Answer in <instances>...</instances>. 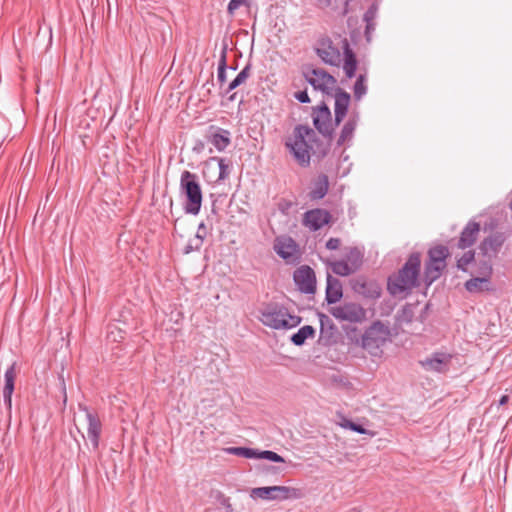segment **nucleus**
Wrapping results in <instances>:
<instances>
[{"label":"nucleus","mask_w":512,"mask_h":512,"mask_svg":"<svg viewBox=\"0 0 512 512\" xmlns=\"http://www.w3.org/2000/svg\"><path fill=\"white\" fill-rule=\"evenodd\" d=\"M421 267V257L419 253H412L403 267L388 277L387 289L393 296L402 295L410 292L418 286V277Z\"/></svg>","instance_id":"nucleus-1"},{"label":"nucleus","mask_w":512,"mask_h":512,"mask_svg":"<svg viewBox=\"0 0 512 512\" xmlns=\"http://www.w3.org/2000/svg\"><path fill=\"white\" fill-rule=\"evenodd\" d=\"M315 144H317L316 132L302 124L294 127L292 137L285 142V146L301 166L310 164L311 152H315Z\"/></svg>","instance_id":"nucleus-2"},{"label":"nucleus","mask_w":512,"mask_h":512,"mask_svg":"<svg viewBox=\"0 0 512 512\" xmlns=\"http://www.w3.org/2000/svg\"><path fill=\"white\" fill-rule=\"evenodd\" d=\"M180 190L186 198L185 213L197 215L201 210L203 200L198 176L190 171H183L180 178Z\"/></svg>","instance_id":"nucleus-3"},{"label":"nucleus","mask_w":512,"mask_h":512,"mask_svg":"<svg viewBox=\"0 0 512 512\" xmlns=\"http://www.w3.org/2000/svg\"><path fill=\"white\" fill-rule=\"evenodd\" d=\"M260 320L273 329H291L300 324L301 318L291 314L281 305H269L261 312Z\"/></svg>","instance_id":"nucleus-4"},{"label":"nucleus","mask_w":512,"mask_h":512,"mask_svg":"<svg viewBox=\"0 0 512 512\" xmlns=\"http://www.w3.org/2000/svg\"><path fill=\"white\" fill-rule=\"evenodd\" d=\"M363 263V252L357 247L346 248L343 259L328 261L332 272L338 276L346 277L360 269Z\"/></svg>","instance_id":"nucleus-5"},{"label":"nucleus","mask_w":512,"mask_h":512,"mask_svg":"<svg viewBox=\"0 0 512 512\" xmlns=\"http://www.w3.org/2000/svg\"><path fill=\"white\" fill-rule=\"evenodd\" d=\"M449 256V250L446 246L438 245L428 251V261L425 264V278L428 284L440 278L443 270L446 268V259Z\"/></svg>","instance_id":"nucleus-6"},{"label":"nucleus","mask_w":512,"mask_h":512,"mask_svg":"<svg viewBox=\"0 0 512 512\" xmlns=\"http://www.w3.org/2000/svg\"><path fill=\"white\" fill-rule=\"evenodd\" d=\"M313 125L316 130L328 141H331L334 136L335 119L332 120V114L326 103L322 102L320 105L312 108Z\"/></svg>","instance_id":"nucleus-7"},{"label":"nucleus","mask_w":512,"mask_h":512,"mask_svg":"<svg viewBox=\"0 0 512 512\" xmlns=\"http://www.w3.org/2000/svg\"><path fill=\"white\" fill-rule=\"evenodd\" d=\"M252 496L266 500H287L300 499L303 496L302 490L299 488L288 486H268L258 487L252 490Z\"/></svg>","instance_id":"nucleus-8"},{"label":"nucleus","mask_w":512,"mask_h":512,"mask_svg":"<svg viewBox=\"0 0 512 512\" xmlns=\"http://www.w3.org/2000/svg\"><path fill=\"white\" fill-rule=\"evenodd\" d=\"M330 314L341 322L361 323L366 319L365 309L355 302H344L329 310Z\"/></svg>","instance_id":"nucleus-9"},{"label":"nucleus","mask_w":512,"mask_h":512,"mask_svg":"<svg viewBox=\"0 0 512 512\" xmlns=\"http://www.w3.org/2000/svg\"><path fill=\"white\" fill-rule=\"evenodd\" d=\"M389 335V329L380 321H376L362 335V347L372 353L385 344Z\"/></svg>","instance_id":"nucleus-10"},{"label":"nucleus","mask_w":512,"mask_h":512,"mask_svg":"<svg viewBox=\"0 0 512 512\" xmlns=\"http://www.w3.org/2000/svg\"><path fill=\"white\" fill-rule=\"evenodd\" d=\"M307 82L316 90H320L327 95H331L337 84V80L321 68H313L304 72Z\"/></svg>","instance_id":"nucleus-11"},{"label":"nucleus","mask_w":512,"mask_h":512,"mask_svg":"<svg viewBox=\"0 0 512 512\" xmlns=\"http://www.w3.org/2000/svg\"><path fill=\"white\" fill-rule=\"evenodd\" d=\"M276 254L289 264H295L299 260L297 243L291 237H278L274 243Z\"/></svg>","instance_id":"nucleus-12"},{"label":"nucleus","mask_w":512,"mask_h":512,"mask_svg":"<svg viewBox=\"0 0 512 512\" xmlns=\"http://www.w3.org/2000/svg\"><path fill=\"white\" fill-rule=\"evenodd\" d=\"M298 290L304 294H314L316 291V276L314 270L307 265L299 267L293 275Z\"/></svg>","instance_id":"nucleus-13"},{"label":"nucleus","mask_w":512,"mask_h":512,"mask_svg":"<svg viewBox=\"0 0 512 512\" xmlns=\"http://www.w3.org/2000/svg\"><path fill=\"white\" fill-rule=\"evenodd\" d=\"M80 410L85 412L86 420L88 422L87 435L93 446V449H98L100 442V435L102 432V423L98 415L88 409L86 406L79 405Z\"/></svg>","instance_id":"nucleus-14"},{"label":"nucleus","mask_w":512,"mask_h":512,"mask_svg":"<svg viewBox=\"0 0 512 512\" xmlns=\"http://www.w3.org/2000/svg\"><path fill=\"white\" fill-rule=\"evenodd\" d=\"M331 220V214L324 209L316 208L304 213L303 225L311 231H317L327 225Z\"/></svg>","instance_id":"nucleus-15"},{"label":"nucleus","mask_w":512,"mask_h":512,"mask_svg":"<svg viewBox=\"0 0 512 512\" xmlns=\"http://www.w3.org/2000/svg\"><path fill=\"white\" fill-rule=\"evenodd\" d=\"M507 237L503 232H495L480 243L479 249L484 256L494 257L501 250Z\"/></svg>","instance_id":"nucleus-16"},{"label":"nucleus","mask_w":512,"mask_h":512,"mask_svg":"<svg viewBox=\"0 0 512 512\" xmlns=\"http://www.w3.org/2000/svg\"><path fill=\"white\" fill-rule=\"evenodd\" d=\"M451 359L452 356L450 354L435 352L420 363L422 367L427 371L441 373L448 370Z\"/></svg>","instance_id":"nucleus-17"},{"label":"nucleus","mask_w":512,"mask_h":512,"mask_svg":"<svg viewBox=\"0 0 512 512\" xmlns=\"http://www.w3.org/2000/svg\"><path fill=\"white\" fill-rule=\"evenodd\" d=\"M335 106H334V118L335 125H339L345 118L351 101V96L348 92L341 88H337L334 91Z\"/></svg>","instance_id":"nucleus-18"},{"label":"nucleus","mask_w":512,"mask_h":512,"mask_svg":"<svg viewBox=\"0 0 512 512\" xmlns=\"http://www.w3.org/2000/svg\"><path fill=\"white\" fill-rule=\"evenodd\" d=\"M206 138L219 152L224 151L231 143L230 132L215 126H210Z\"/></svg>","instance_id":"nucleus-19"},{"label":"nucleus","mask_w":512,"mask_h":512,"mask_svg":"<svg viewBox=\"0 0 512 512\" xmlns=\"http://www.w3.org/2000/svg\"><path fill=\"white\" fill-rule=\"evenodd\" d=\"M17 376L16 362H13L5 371L4 374V388H3V403L10 411L12 408V394L14 391L15 379Z\"/></svg>","instance_id":"nucleus-20"},{"label":"nucleus","mask_w":512,"mask_h":512,"mask_svg":"<svg viewBox=\"0 0 512 512\" xmlns=\"http://www.w3.org/2000/svg\"><path fill=\"white\" fill-rule=\"evenodd\" d=\"M480 233V224L473 220H470L463 228L460 238L458 241V247L460 249H466L471 247L477 240Z\"/></svg>","instance_id":"nucleus-21"},{"label":"nucleus","mask_w":512,"mask_h":512,"mask_svg":"<svg viewBox=\"0 0 512 512\" xmlns=\"http://www.w3.org/2000/svg\"><path fill=\"white\" fill-rule=\"evenodd\" d=\"M343 296V288L339 279L333 277L331 274H327L326 278V292L325 300L330 304H335Z\"/></svg>","instance_id":"nucleus-22"},{"label":"nucleus","mask_w":512,"mask_h":512,"mask_svg":"<svg viewBox=\"0 0 512 512\" xmlns=\"http://www.w3.org/2000/svg\"><path fill=\"white\" fill-rule=\"evenodd\" d=\"M319 321H320V336L319 342L323 345L329 346L334 340V334L336 331L335 325L332 323L331 319L323 314L319 313Z\"/></svg>","instance_id":"nucleus-23"},{"label":"nucleus","mask_w":512,"mask_h":512,"mask_svg":"<svg viewBox=\"0 0 512 512\" xmlns=\"http://www.w3.org/2000/svg\"><path fill=\"white\" fill-rule=\"evenodd\" d=\"M359 117L357 114L351 115L348 120L343 125L340 135L337 139V146H343L345 144H350L353 137L356 127L358 125Z\"/></svg>","instance_id":"nucleus-24"},{"label":"nucleus","mask_w":512,"mask_h":512,"mask_svg":"<svg viewBox=\"0 0 512 512\" xmlns=\"http://www.w3.org/2000/svg\"><path fill=\"white\" fill-rule=\"evenodd\" d=\"M343 50H344V64H343V70L345 72V75L348 78H352L355 76V72L357 70V59L350 48V45L347 41V39H344L343 41Z\"/></svg>","instance_id":"nucleus-25"},{"label":"nucleus","mask_w":512,"mask_h":512,"mask_svg":"<svg viewBox=\"0 0 512 512\" xmlns=\"http://www.w3.org/2000/svg\"><path fill=\"white\" fill-rule=\"evenodd\" d=\"M328 190V176L325 174H320L313 182V186L309 193V197L311 200H320L326 196Z\"/></svg>","instance_id":"nucleus-26"},{"label":"nucleus","mask_w":512,"mask_h":512,"mask_svg":"<svg viewBox=\"0 0 512 512\" xmlns=\"http://www.w3.org/2000/svg\"><path fill=\"white\" fill-rule=\"evenodd\" d=\"M317 55L322 59V61L326 64L337 66L341 60V54L338 48L331 45H327L323 48H318L316 50Z\"/></svg>","instance_id":"nucleus-27"},{"label":"nucleus","mask_w":512,"mask_h":512,"mask_svg":"<svg viewBox=\"0 0 512 512\" xmlns=\"http://www.w3.org/2000/svg\"><path fill=\"white\" fill-rule=\"evenodd\" d=\"M490 280L486 277L471 278L465 283V289L470 293L489 291Z\"/></svg>","instance_id":"nucleus-28"},{"label":"nucleus","mask_w":512,"mask_h":512,"mask_svg":"<svg viewBox=\"0 0 512 512\" xmlns=\"http://www.w3.org/2000/svg\"><path fill=\"white\" fill-rule=\"evenodd\" d=\"M314 333L315 329L312 326L305 325L292 335L291 341L294 345L301 346L305 343L306 339L312 337Z\"/></svg>","instance_id":"nucleus-29"},{"label":"nucleus","mask_w":512,"mask_h":512,"mask_svg":"<svg viewBox=\"0 0 512 512\" xmlns=\"http://www.w3.org/2000/svg\"><path fill=\"white\" fill-rule=\"evenodd\" d=\"M252 65L250 63L246 64L245 67L238 73V75L229 83L226 93H229L236 89L238 86L245 83V81L250 76Z\"/></svg>","instance_id":"nucleus-30"},{"label":"nucleus","mask_w":512,"mask_h":512,"mask_svg":"<svg viewBox=\"0 0 512 512\" xmlns=\"http://www.w3.org/2000/svg\"><path fill=\"white\" fill-rule=\"evenodd\" d=\"M226 55H227V46L224 45L221 50V54H220V58H219V62H218V69H217V81L220 85H223L227 79L226 70L228 67H227Z\"/></svg>","instance_id":"nucleus-31"},{"label":"nucleus","mask_w":512,"mask_h":512,"mask_svg":"<svg viewBox=\"0 0 512 512\" xmlns=\"http://www.w3.org/2000/svg\"><path fill=\"white\" fill-rule=\"evenodd\" d=\"M224 451L227 454L236 455L247 459H257V449L249 447H228L225 448Z\"/></svg>","instance_id":"nucleus-32"},{"label":"nucleus","mask_w":512,"mask_h":512,"mask_svg":"<svg viewBox=\"0 0 512 512\" xmlns=\"http://www.w3.org/2000/svg\"><path fill=\"white\" fill-rule=\"evenodd\" d=\"M365 75L360 74L354 84L353 91L354 97L360 100L367 92Z\"/></svg>","instance_id":"nucleus-33"},{"label":"nucleus","mask_w":512,"mask_h":512,"mask_svg":"<svg viewBox=\"0 0 512 512\" xmlns=\"http://www.w3.org/2000/svg\"><path fill=\"white\" fill-rule=\"evenodd\" d=\"M257 459H266L271 462H277V463L285 462V459L281 455H279L276 452L271 451V450H264V451L257 450Z\"/></svg>","instance_id":"nucleus-34"},{"label":"nucleus","mask_w":512,"mask_h":512,"mask_svg":"<svg viewBox=\"0 0 512 512\" xmlns=\"http://www.w3.org/2000/svg\"><path fill=\"white\" fill-rule=\"evenodd\" d=\"M212 160L217 161L219 167L218 180H225L229 173V162L225 158L213 157Z\"/></svg>","instance_id":"nucleus-35"},{"label":"nucleus","mask_w":512,"mask_h":512,"mask_svg":"<svg viewBox=\"0 0 512 512\" xmlns=\"http://www.w3.org/2000/svg\"><path fill=\"white\" fill-rule=\"evenodd\" d=\"M475 253L473 251L465 252L460 259L457 261V268L462 271H466V266L474 261Z\"/></svg>","instance_id":"nucleus-36"},{"label":"nucleus","mask_w":512,"mask_h":512,"mask_svg":"<svg viewBox=\"0 0 512 512\" xmlns=\"http://www.w3.org/2000/svg\"><path fill=\"white\" fill-rule=\"evenodd\" d=\"M206 235V226L203 222H201L198 226V230L194 238V241L196 242V248H200L202 246L203 240L205 239Z\"/></svg>","instance_id":"nucleus-37"},{"label":"nucleus","mask_w":512,"mask_h":512,"mask_svg":"<svg viewBox=\"0 0 512 512\" xmlns=\"http://www.w3.org/2000/svg\"><path fill=\"white\" fill-rule=\"evenodd\" d=\"M243 5L249 6V0H230L227 6V12L230 15H234L235 11Z\"/></svg>","instance_id":"nucleus-38"},{"label":"nucleus","mask_w":512,"mask_h":512,"mask_svg":"<svg viewBox=\"0 0 512 512\" xmlns=\"http://www.w3.org/2000/svg\"><path fill=\"white\" fill-rule=\"evenodd\" d=\"M377 14V7L376 5H372L368 8V10L364 14V21L365 22H373Z\"/></svg>","instance_id":"nucleus-39"},{"label":"nucleus","mask_w":512,"mask_h":512,"mask_svg":"<svg viewBox=\"0 0 512 512\" xmlns=\"http://www.w3.org/2000/svg\"><path fill=\"white\" fill-rule=\"evenodd\" d=\"M340 244L341 240L339 238L332 237L326 242V248L328 250H337L340 247Z\"/></svg>","instance_id":"nucleus-40"},{"label":"nucleus","mask_w":512,"mask_h":512,"mask_svg":"<svg viewBox=\"0 0 512 512\" xmlns=\"http://www.w3.org/2000/svg\"><path fill=\"white\" fill-rule=\"evenodd\" d=\"M295 99H297L300 103H309L310 98L306 90L296 92L294 94Z\"/></svg>","instance_id":"nucleus-41"},{"label":"nucleus","mask_w":512,"mask_h":512,"mask_svg":"<svg viewBox=\"0 0 512 512\" xmlns=\"http://www.w3.org/2000/svg\"><path fill=\"white\" fill-rule=\"evenodd\" d=\"M351 430L354 431V432H357L359 434H368L370 436H374L375 435L374 432L368 431L362 425L357 424V423H354L353 426H351Z\"/></svg>","instance_id":"nucleus-42"},{"label":"nucleus","mask_w":512,"mask_h":512,"mask_svg":"<svg viewBox=\"0 0 512 512\" xmlns=\"http://www.w3.org/2000/svg\"><path fill=\"white\" fill-rule=\"evenodd\" d=\"M118 337L120 339L124 338L123 333H122L121 330H119V329H115V330L111 329L109 331V333H108V338L109 339H112L113 341H118Z\"/></svg>","instance_id":"nucleus-43"},{"label":"nucleus","mask_w":512,"mask_h":512,"mask_svg":"<svg viewBox=\"0 0 512 512\" xmlns=\"http://www.w3.org/2000/svg\"><path fill=\"white\" fill-rule=\"evenodd\" d=\"M375 29L374 22H366L365 36L367 40H370V34Z\"/></svg>","instance_id":"nucleus-44"},{"label":"nucleus","mask_w":512,"mask_h":512,"mask_svg":"<svg viewBox=\"0 0 512 512\" xmlns=\"http://www.w3.org/2000/svg\"><path fill=\"white\" fill-rule=\"evenodd\" d=\"M200 248H196V242L194 241V239L190 240L189 243L186 245L185 249H184V252L186 254L194 251V250H199Z\"/></svg>","instance_id":"nucleus-45"},{"label":"nucleus","mask_w":512,"mask_h":512,"mask_svg":"<svg viewBox=\"0 0 512 512\" xmlns=\"http://www.w3.org/2000/svg\"><path fill=\"white\" fill-rule=\"evenodd\" d=\"M339 424L342 428L351 430V426H353L354 422H352L351 420H349L347 418H342V420Z\"/></svg>","instance_id":"nucleus-46"},{"label":"nucleus","mask_w":512,"mask_h":512,"mask_svg":"<svg viewBox=\"0 0 512 512\" xmlns=\"http://www.w3.org/2000/svg\"><path fill=\"white\" fill-rule=\"evenodd\" d=\"M509 400V396L508 395H502L499 399V405L502 406V405H505Z\"/></svg>","instance_id":"nucleus-47"},{"label":"nucleus","mask_w":512,"mask_h":512,"mask_svg":"<svg viewBox=\"0 0 512 512\" xmlns=\"http://www.w3.org/2000/svg\"><path fill=\"white\" fill-rule=\"evenodd\" d=\"M317 2L324 7H328L331 4V0H317Z\"/></svg>","instance_id":"nucleus-48"},{"label":"nucleus","mask_w":512,"mask_h":512,"mask_svg":"<svg viewBox=\"0 0 512 512\" xmlns=\"http://www.w3.org/2000/svg\"><path fill=\"white\" fill-rule=\"evenodd\" d=\"M203 147H204V144H203V143H199V146H198V147H195L194 149L199 151V150H200V149H202Z\"/></svg>","instance_id":"nucleus-49"},{"label":"nucleus","mask_w":512,"mask_h":512,"mask_svg":"<svg viewBox=\"0 0 512 512\" xmlns=\"http://www.w3.org/2000/svg\"><path fill=\"white\" fill-rule=\"evenodd\" d=\"M509 207H510V209L512 210V200H511V201H510V203H509Z\"/></svg>","instance_id":"nucleus-50"},{"label":"nucleus","mask_w":512,"mask_h":512,"mask_svg":"<svg viewBox=\"0 0 512 512\" xmlns=\"http://www.w3.org/2000/svg\"><path fill=\"white\" fill-rule=\"evenodd\" d=\"M235 97V94H233L232 96H230V100H233Z\"/></svg>","instance_id":"nucleus-51"},{"label":"nucleus","mask_w":512,"mask_h":512,"mask_svg":"<svg viewBox=\"0 0 512 512\" xmlns=\"http://www.w3.org/2000/svg\"><path fill=\"white\" fill-rule=\"evenodd\" d=\"M230 69L236 70V67L235 66H231Z\"/></svg>","instance_id":"nucleus-52"}]
</instances>
